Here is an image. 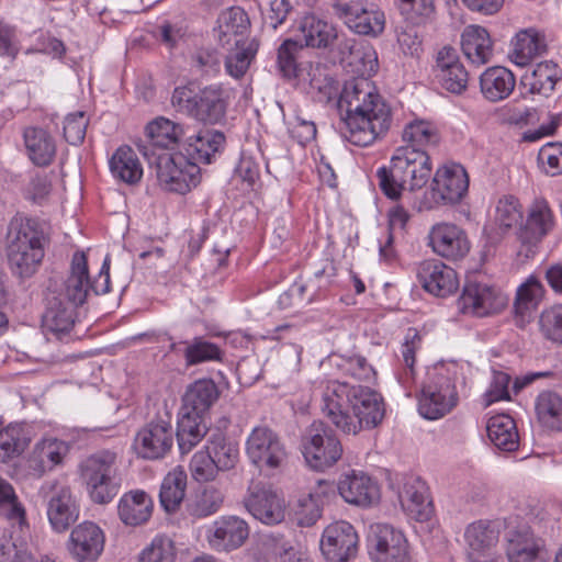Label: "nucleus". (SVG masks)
Instances as JSON below:
<instances>
[{"label": "nucleus", "mask_w": 562, "mask_h": 562, "mask_svg": "<svg viewBox=\"0 0 562 562\" xmlns=\"http://www.w3.org/2000/svg\"><path fill=\"white\" fill-rule=\"evenodd\" d=\"M358 77L345 82L337 101L338 132L347 142L366 147L384 135L392 123L391 110L369 80L379 69L378 54L370 46L351 52Z\"/></svg>", "instance_id": "obj_1"}, {"label": "nucleus", "mask_w": 562, "mask_h": 562, "mask_svg": "<svg viewBox=\"0 0 562 562\" xmlns=\"http://www.w3.org/2000/svg\"><path fill=\"white\" fill-rule=\"evenodd\" d=\"M323 412L346 434L372 429L384 418L385 406L376 391L362 385L331 381L323 395Z\"/></svg>", "instance_id": "obj_2"}, {"label": "nucleus", "mask_w": 562, "mask_h": 562, "mask_svg": "<svg viewBox=\"0 0 562 562\" xmlns=\"http://www.w3.org/2000/svg\"><path fill=\"white\" fill-rule=\"evenodd\" d=\"M7 254L12 273L21 279L35 273L49 241L46 222L16 213L8 225Z\"/></svg>", "instance_id": "obj_3"}, {"label": "nucleus", "mask_w": 562, "mask_h": 562, "mask_svg": "<svg viewBox=\"0 0 562 562\" xmlns=\"http://www.w3.org/2000/svg\"><path fill=\"white\" fill-rule=\"evenodd\" d=\"M289 32L292 34L283 40V81H288L293 88L305 82L308 72L300 60V53L304 47L326 48L337 38L335 26L327 21L318 19L314 14H306Z\"/></svg>", "instance_id": "obj_4"}, {"label": "nucleus", "mask_w": 562, "mask_h": 562, "mask_svg": "<svg viewBox=\"0 0 562 562\" xmlns=\"http://www.w3.org/2000/svg\"><path fill=\"white\" fill-rule=\"evenodd\" d=\"M431 161L426 149L409 146L398 147L390 166L376 170L378 184L390 200H398L405 190L424 188L431 176Z\"/></svg>", "instance_id": "obj_5"}, {"label": "nucleus", "mask_w": 562, "mask_h": 562, "mask_svg": "<svg viewBox=\"0 0 562 562\" xmlns=\"http://www.w3.org/2000/svg\"><path fill=\"white\" fill-rule=\"evenodd\" d=\"M139 153L149 167L155 168L160 187L169 192L186 194L201 181V168L180 150L177 153H149L140 146Z\"/></svg>", "instance_id": "obj_6"}, {"label": "nucleus", "mask_w": 562, "mask_h": 562, "mask_svg": "<svg viewBox=\"0 0 562 562\" xmlns=\"http://www.w3.org/2000/svg\"><path fill=\"white\" fill-rule=\"evenodd\" d=\"M80 477L86 484L91 501L104 505L119 494L122 477L116 464V453L98 451L80 463Z\"/></svg>", "instance_id": "obj_7"}, {"label": "nucleus", "mask_w": 562, "mask_h": 562, "mask_svg": "<svg viewBox=\"0 0 562 562\" xmlns=\"http://www.w3.org/2000/svg\"><path fill=\"white\" fill-rule=\"evenodd\" d=\"M172 106L207 124L220 123L226 114L227 97L221 86L211 85L198 92L190 87H177L171 97Z\"/></svg>", "instance_id": "obj_8"}, {"label": "nucleus", "mask_w": 562, "mask_h": 562, "mask_svg": "<svg viewBox=\"0 0 562 562\" xmlns=\"http://www.w3.org/2000/svg\"><path fill=\"white\" fill-rule=\"evenodd\" d=\"M457 368L436 366L429 373V381L424 385L418 401L419 414L430 420L448 414L458 403L456 389Z\"/></svg>", "instance_id": "obj_9"}, {"label": "nucleus", "mask_w": 562, "mask_h": 562, "mask_svg": "<svg viewBox=\"0 0 562 562\" xmlns=\"http://www.w3.org/2000/svg\"><path fill=\"white\" fill-rule=\"evenodd\" d=\"M302 453L306 463L316 471L334 465L342 454V446L334 430L325 423L314 422L302 441Z\"/></svg>", "instance_id": "obj_10"}, {"label": "nucleus", "mask_w": 562, "mask_h": 562, "mask_svg": "<svg viewBox=\"0 0 562 562\" xmlns=\"http://www.w3.org/2000/svg\"><path fill=\"white\" fill-rule=\"evenodd\" d=\"M469 190V176L465 168L456 162L438 168L431 182L434 201H425L418 211L431 210L435 205H452L459 203Z\"/></svg>", "instance_id": "obj_11"}, {"label": "nucleus", "mask_w": 562, "mask_h": 562, "mask_svg": "<svg viewBox=\"0 0 562 562\" xmlns=\"http://www.w3.org/2000/svg\"><path fill=\"white\" fill-rule=\"evenodd\" d=\"M246 453L261 475L273 476L281 467L279 435L266 425L255 427L246 441Z\"/></svg>", "instance_id": "obj_12"}, {"label": "nucleus", "mask_w": 562, "mask_h": 562, "mask_svg": "<svg viewBox=\"0 0 562 562\" xmlns=\"http://www.w3.org/2000/svg\"><path fill=\"white\" fill-rule=\"evenodd\" d=\"M508 303L499 288L482 281H468L458 299V307L463 314L485 317L497 314Z\"/></svg>", "instance_id": "obj_13"}, {"label": "nucleus", "mask_w": 562, "mask_h": 562, "mask_svg": "<svg viewBox=\"0 0 562 562\" xmlns=\"http://www.w3.org/2000/svg\"><path fill=\"white\" fill-rule=\"evenodd\" d=\"M175 431L169 418L158 417L146 423L136 434L134 449L146 460L165 458L172 449Z\"/></svg>", "instance_id": "obj_14"}, {"label": "nucleus", "mask_w": 562, "mask_h": 562, "mask_svg": "<svg viewBox=\"0 0 562 562\" xmlns=\"http://www.w3.org/2000/svg\"><path fill=\"white\" fill-rule=\"evenodd\" d=\"M48 521L56 532H64L79 518V505L68 485L54 482L43 486Z\"/></svg>", "instance_id": "obj_15"}, {"label": "nucleus", "mask_w": 562, "mask_h": 562, "mask_svg": "<svg viewBox=\"0 0 562 562\" xmlns=\"http://www.w3.org/2000/svg\"><path fill=\"white\" fill-rule=\"evenodd\" d=\"M368 552L374 562H408V543L404 533L386 524L371 527Z\"/></svg>", "instance_id": "obj_16"}, {"label": "nucleus", "mask_w": 562, "mask_h": 562, "mask_svg": "<svg viewBox=\"0 0 562 562\" xmlns=\"http://www.w3.org/2000/svg\"><path fill=\"white\" fill-rule=\"evenodd\" d=\"M321 550L328 562H348L358 550V535L347 521L329 525L323 532Z\"/></svg>", "instance_id": "obj_17"}, {"label": "nucleus", "mask_w": 562, "mask_h": 562, "mask_svg": "<svg viewBox=\"0 0 562 562\" xmlns=\"http://www.w3.org/2000/svg\"><path fill=\"white\" fill-rule=\"evenodd\" d=\"M428 246L435 254L449 260L461 259L470 251V241L464 229L447 222L431 226L428 233Z\"/></svg>", "instance_id": "obj_18"}, {"label": "nucleus", "mask_w": 562, "mask_h": 562, "mask_svg": "<svg viewBox=\"0 0 562 562\" xmlns=\"http://www.w3.org/2000/svg\"><path fill=\"white\" fill-rule=\"evenodd\" d=\"M432 72L439 86L450 93L460 95L468 89L469 72L451 46L438 50Z\"/></svg>", "instance_id": "obj_19"}, {"label": "nucleus", "mask_w": 562, "mask_h": 562, "mask_svg": "<svg viewBox=\"0 0 562 562\" xmlns=\"http://www.w3.org/2000/svg\"><path fill=\"white\" fill-rule=\"evenodd\" d=\"M249 537L248 524L237 516H222L207 530L206 539L216 552L239 549Z\"/></svg>", "instance_id": "obj_20"}, {"label": "nucleus", "mask_w": 562, "mask_h": 562, "mask_svg": "<svg viewBox=\"0 0 562 562\" xmlns=\"http://www.w3.org/2000/svg\"><path fill=\"white\" fill-rule=\"evenodd\" d=\"M250 27L248 13L241 7L234 5L218 14L213 35L222 47H231L237 43L252 41L254 38L249 37Z\"/></svg>", "instance_id": "obj_21"}, {"label": "nucleus", "mask_w": 562, "mask_h": 562, "mask_svg": "<svg viewBox=\"0 0 562 562\" xmlns=\"http://www.w3.org/2000/svg\"><path fill=\"white\" fill-rule=\"evenodd\" d=\"M398 497L403 510L409 518L416 521H427L432 517L434 505L429 488L420 477L405 476Z\"/></svg>", "instance_id": "obj_22"}, {"label": "nucleus", "mask_w": 562, "mask_h": 562, "mask_svg": "<svg viewBox=\"0 0 562 562\" xmlns=\"http://www.w3.org/2000/svg\"><path fill=\"white\" fill-rule=\"evenodd\" d=\"M226 145L224 133L213 128H201L196 133L186 135L180 151L193 162L211 164Z\"/></svg>", "instance_id": "obj_23"}, {"label": "nucleus", "mask_w": 562, "mask_h": 562, "mask_svg": "<svg viewBox=\"0 0 562 562\" xmlns=\"http://www.w3.org/2000/svg\"><path fill=\"white\" fill-rule=\"evenodd\" d=\"M417 279L428 293L446 297L459 286L456 271L439 260H425L417 269Z\"/></svg>", "instance_id": "obj_24"}, {"label": "nucleus", "mask_w": 562, "mask_h": 562, "mask_svg": "<svg viewBox=\"0 0 562 562\" xmlns=\"http://www.w3.org/2000/svg\"><path fill=\"white\" fill-rule=\"evenodd\" d=\"M506 554L509 562H546L547 552L541 538L528 526L518 527L507 533Z\"/></svg>", "instance_id": "obj_25"}, {"label": "nucleus", "mask_w": 562, "mask_h": 562, "mask_svg": "<svg viewBox=\"0 0 562 562\" xmlns=\"http://www.w3.org/2000/svg\"><path fill=\"white\" fill-rule=\"evenodd\" d=\"M104 540L97 524L83 521L71 530L68 550L78 561H95L103 551Z\"/></svg>", "instance_id": "obj_26"}, {"label": "nucleus", "mask_w": 562, "mask_h": 562, "mask_svg": "<svg viewBox=\"0 0 562 562\" xmlns=\"http://www.w3.org/2000/svg\"><path fill=\"white\" fill-rule=\"evenodd\" d=\"M338 492L345 502L360 507H369L380 497L378 484L366 473L355 470L340 477Z\"/></svg>", "instance_id": "obj_27"}, {"label": "nucleus", "mask_w": 562, "mask_h": 562, "mask_svg": "<svg viewBox=\"0 0 562 562\" xmlns=\"http://www.w3.org/2000/svg\"><path fill=\"white\" fill-rule=\"evenodd\" d=\"M244 505L255 519L267 526L281 522V498L270 485L256 486L245 497Z\"/></svg>", "instance_id": "obj_28"}, {"label": "nucleus", "mask_w": 562, "mask_h": 562, "mask_svg": "<svg viewBox=\"0 0 562 562\" xmlns=\"http://www.w3.org/2000/svg\"><path fill=\"white\" fill-rule=\"evenodd\" d=\"M186 127L177 122H173L164 116H159L150 121L146 127L145 133L148 138V144H139L140 146H148L149 153H157L156 150H170L177 146H181L187 135Z\"/></svg>", "instance_id": "obj_29"}, {"label": "nucleus", "mask_w": 562, "mask_h": 562, "mask_svg": "<svg viewBox=\"0 0 562 562\" xmlns=\"http://www.w3.org/2000/svg\"><path fill=\"white\" fill-rule=\"evenodd\" d=\"M554 226V215L544 199H536L530 205L527 220L518 236L522 244L535 246L540 243Z\"/></svg>", "instance_id": "obj_30"}, {"label": "nucleus", "mask_w": 562, "mask_h": 562, "mask_svg": "<svg viewBox=\"0 0 562 562\" xmlns=\"http://www.w3.org/2000/svg\"><path fill=\"white\" fill-rule=\"evenodd\" d=\"M461 49L472 65L481 67L492 61L494 41L484 26L470 24L461 33Z\"/></svg>", "instance_id": "obj_31"}, {"label": "nucleus", "mask_w": 562, "mask_h": 562, "mask_svg": "<svg viewBox=\"0 0 562 562\" xmlns=\"http://www.w3.org/2000/svg\"><path fill=\"white\" fill-rule=\"evenodd\" d=\"M338 10L347 19L351 30L362 35L376 36L384 30V13L378 10H369L359 2L339 4Z\"/></svg>", "instance_id": "obj_32"}, {"label": "nucleus", "mask_w": 562, "mask_h": 562, "mask_svg": "<svg viewBox=\"0 0 562 562\" xmlns=\"http://www.w3.org/2000/svg\"><path fill=\"white\" fill-rule=\"evenodd\" d=\"M546 289L536 276H529L516 290L514 300V319L518 327L529 323L532 313L543 300Z\"/></svg>", "instance_id": "obj_33"}, {"label": "nucleus", "mask_w": 562, "mask_h": 562, "mask_svg": "<svg viewBox=\"0 0 562 562\" xmlns=\"http://www.w3.org/2000/svg\"><path fill=\"white\" fill-rule=\"evenodd\" d=\"M153 508V499L145 491L132 490L121 496L117 515L125 526L137 527L150 519Z\"/></svg>", "instance_id": "obj_34"}, {"label": "nucleus", "mask_w": 562, "mask_h": 562, "mask_svg": "<svg viewBox=\"0 0 562 562\" xmlns=\"http://www.w3.org/2000/svg\"><path fill=\"white\" fill-rule=\"evenodd\" d=\"M90 291L87 256L83 251H76L71 259L70 273L65 281L64 296L66 302L77 307L86 303Z\"/></svg>", "instance_id": "obj_35"}, {"label": "nucleus", "mask_w": 562, "mask_h": 562, "mask_svg": "<svg viewBox=\"0 0 562 562\" xmlns=\"http://www.w3.org/2000/svg\"><path fill=\"white\" fill-rule=\"evenodd\" d=\"M23 142L26 155L37 167L49 166L56 157V142L50 133L40 126H27L23 130Z\"/></svg>", "instance_id": "obj_36"}, {"label": "nucleus", "mask_w": 562, "mask_h": 562, "mask_svg": "<svg viewBox=\"0 0 562 562\" xmlns=\"http://www.w3.org/2000/svg\"><path fill=\"white\" fill-rule=\"evenodd\" d=\"M77 317L76 306L66 302L60 295L47 300V306L42 317L43 328L61 339L69 334Z\"/></svg>", "instance_id": "obj_37"}, {"label": "nucleus", "mask_w": 562, "mask_h": 562, "mask_svg": "<svg viewBox=\"0 0 562 562\" xmlns=\"http://www.w3.org/2000/svg\"><path fill=\"white\" fill-rule=\"evenodd\" d=\"M218 396V387L212 379H199L187 387L180 409L207 418Z\"/></svg>", "instance_id": "obj_38"}, {"label": "nucleus", "mask_w": 562, "mask_h": 562, "mask_svg": "<svg viewBox=\"0 0 562 562\" xmlns=\"http://www.w3.org/2000/svg\"><path fill=\"white\" fill-rule=\"evenodd\" d=\"M509 59L525 67L547 52L546 36L542 32L529 27L520 30L510 42Z\"/></svg>", "instance_id": "obj_39"}, {"label": "nucleus", "mask_w": 562, "mask_h": 562, "mask_svg": "<svg viewBox=\"0 0 562 562\" xmlns=\"http://www.w3.org/2000/svg\"><path fill=\"white\" fill-rule=\"evenodd\" d=\"M209 431L207 418L201 415L179 411L175 437L181 454H187L196 447Z\"/></svg>", "instance_id": "obj_40"}, {"label": "nucleus", "mask_w": 562, "mask_h": 562, "mask_svg": "<svg viewBox=\"0 0 562 562\" xmlns=\"http://www.w3.org/2000/svg\"><path fill=\"white\" fill-rule=\"evenodd\" d=\"M515 86L516 78L514 74L502 66L488 67L480 76L481 93L491 102H498L508 98Z\"/></svg>", "instance_id": "obj_41"}, {"label": "nucleus", "mask_w": 562, "mask_h": 562, "mask_svg": "<svg viewBox=\"0 0 562 562\" xmlns=\"http://www.w3.org/2000/svg\"><path fill=\"white\" fill-rule=\"evenodd\" d=\"M536 420L548 431H562V395L555 391H541L533 403Z\"/></svg>", "instance_id": "obj_42"}, {"label": "nucleus", "mask_w": 562, "mask_h": 562, "mask_svg": "<svg viewBox=\"0 0 562 562\" xmlns=\"http://www.w3.org/2000/svg\"><path fill=\"white\" fill-rule=\"evenodd\" d=\"M0 416V462L4 463L21 456L27 448L31 437L25 423H10L3 426Z\"/></svg>", "instance_id": "obj_43"}, {"label": "nucleus", "mask_w": 562, "mask_h": 562, "mask_svg": "<svg viewBox=\"0 0 562 562\" xmlns=\"http://www.w3.org/2000/svg\"><path fill=\"white\" fill-rule=\"evenodd\" d=\"M560 79V69L551 60L536 65L531 72L525 74L520 79V86L529 94L549 97Z\"/></svg>", "instance_id": "obj_44"}, {"label": "nucleus", "mask_w": 562, "mask_h": 562, "mask_svg": "<svg viewBox=\"0 0 562 562\" xmlns=\"http://www.w3.org/2000/svg\"><path fill=\"white\" fill-rule=\"evenodd\" d=\"M109 166L112 176L126 184H136L143 177L139 159L134 149L127 145L120 146L114 151Z\"/></svg>", "instance_id": "obj_45"}, {"label": "nucleus", "mask_w": 562, "mask_h": 562, "mask_svg": "<svg viewBox=\"0 0 562 562\" xmlns=\"http://www.w3.org/2000/svg\"><path fill=\"white\" fill-rule=\"evenodd\" d=\"M487 437L499 450L512 452L519 446V435L515 420L506 414L492 416L486 426Z\"/></svg>", "instance_id": "obj_46"}, {"label": "nucleus", "mask_w": 562, "mask_h": 562, "mask_svg": "<svg viewBox=\"0 0 562 562\" xmlns=\"http://www.w3.org/2000/svg\"><path fill=\"white\" fill-rule=\"evenodd\" d=\"M288 520L297 527H312L322 516L321 497L308 492L290 501L286 508Z\"/></svg>", "instance_id": "obj_47"}, {"label": "nucleus", "mask_w": 562, "mask_h": 562, "mask_svg": "<svg viewBox=\"0 0 562 562\" xmlns=\"http://www.w3.org/2000/svg\"><path fill=\"white\" fill-rule=\"evenodd\" d=\"M205 449L220 471L234 469L239 460L238 445L229 440L220 429L210 435Z\"/></svg>", "instance_id": "obj_48"}, {"label": "nucleus", "mask_w": 562, "mask_h": 562, "mask_svg": "<svg viewBox=\"0 0 562 562\" xmlns=\"http://www.w3.org/2000/svg\"><path fill=\"white\" fill-rule=\"evenodd\" d=\"M186 366L193 367L205 362H223L225 352L222 348L203 336H195L184 341L182 349Z\"/></svg>", "instance_id": "obj_49"}, {"label": "nucleus", "mask_w": 562, "mask_h": 562, "mask_svg": "<svg viewBox=\"0 0 562 562\" xmlns=\"http://www.w3.org/2000/svg\"><path fill=\"white\" fill-rule=\"evenodd\" d=\"M65 451L64 442L57 439H43L37 442L30 458V468L38 474L50 471L59 464Z\"/></svg>", "instance_id": "obj_50"}, {"label": "nucleus", "mask_w": 562, "mask_h": 562, "mask_svg": "<svg viewBox=\"0 0 562 562\" xmlns=\"http://www.w3.org/2000/svg\"><path fill=\"white\" fill-rule=\"evenodd\" d=\"M259 44L257 40L246 41L225 47L227 54L225 56V68L229 76L241 78L248 70L252 59L258 52Z\"/></svg>", "instance_id": "obj_51"}, {"label": "nucleus", "mask_w": 562, "mask_h": 562, "mask_svg": "<svg viewBox=\"0 0 562 562\" xmlns=\"http://www.w3.org/2000/svg\"><path fill=\"white\" fill-rule=\"evenodd\" d=\"M187 474L183 471L169 472L160 486L159 499L162 508L175 513L186 496Z\"/></svg>", "instance_id": "obj_52"}, {"label": "nucleus", "mask_w": 562, "mask_h": 562, "mask_svg": "<svg viewBox=\"0 0 562 562\" xmlns=\"http://www.w3.org/2000/svg\"><path fill=\"white\" fill-rule=\"evenodd\" d=\"M224 494L215 486H205L198 491L187 504V512L193 518H205L220 510Z\"/></svg>", "instance_id": "obj_53"}, {"label": "nucleus", "mask_w": 562, "mask_h": 562, "mask_svg": "<svg viewBox=\"0 0 562 562\" xmlns=\"http://www.w3.org/2000/svg\"><path fill=\"white\" fill-rule=\"evenodd\" d=\"M464 536L473 551L483 552L497 543L499 532L493 522L479 520L467 528Z\"/></svg>", "instance_id": "obj_54"}, {"label": "nucleus", "mask_w": 562, "mask_h": 562, "mask_svg": "<svg viewBox=\"0 0 562 562\" xmlns=\"http://www.w3.org/2000/svg\"><path fill=\"white\" fill-rule=\"evenodd\" d=\"M404 146L424 148L428 145H436L438 135L434 126L426 121H414L408 123L403 131Z\"/></svg>", "instance_id": "obj_55"}, {"label": "nucleus", "mask_w": 562, "mask_h": 562, "mask_svg": "<svg viewBox=\"0 0 562 562\" xmlns=\"http://www.w3.org/2000/svg\"><path fill=\"white\" fill-rule=\"evenodd\" d=\"M522 220L519 200L514 195L502 196L495 210V223L503 231L512 229Z\"/></svg>", "instance_id": "obj_56"}, {"label": "nucleus", "mask_w": 562, "mask_h": 562, "mask_svg": "<svg viewBox=\"0 0 562 562\" xmlns=\"http://www.w3.org/2000/svg\"><path fill=\"white\" fill-rule=\"evenodd\" d=\"M394 3L406 21L417 25L426 23L435 13L434 0H394Z\"/></svg>", "instance_id": "obj_57"}, {"label": "nucleus", "mask_w": 562, "mask_h": 562, "mask_svg": "<svg viewBox=\"0 0 562 562\" xmlns=\"http://www.w3.org/2000/svg\"><path fill=\"white\" fill-rule=\"evenodd\" d=\"M333 358L341 371L357 380L370 381L375 376L373 367L360 355H334Z\"/></svg>", "instance_id": "obj_58"}, {"label": "nucleus", "mask_w": 562, "mask_h": 562, "mask_svg": "<svg viewBox=\"0 0 562 562\" xmlns=\"http://www.w3.org/2000/svg\"><path fill=\"white\" fill-rule=\"evenodd\" d=\"M542 335L558 344H562V305L544 310L539 318Z\"/></svg>", "instance_id": "obj_59"}, {"label": "nucleus", "mask_w": 562, "mask_h": 562, "mask_svg": "<svg viewBox=\"0 0 562 562\" xmlns=\"http://www.w3.org/2000/svg\"><path fill=\"white\" fill-rule=\"evenodd\" d=\"M175 558L173 542L167 537H156L139 554V562H171Z\"/></svg>", "instance_id": "obj_60"}, {"label": "nucleus", "mask_w": 562, "mask_h": 562, "mask_svg": "<svg viewBox=\"0 0 562 562\" xmlns=\"http://www.w3.org/2000/svg\"><path fill=\"white\" fill-rule=\"evenodd\" d=\"M190 472L195 481L210 482L215 480L220 470L210 453L206 450H201L193 454L190 462Z\"/></svg>", "instance_id": "obj_61"}, {"label": "nucleus", "mask_w": 562, "mask_h": 562, "mask_svg": "<svg viewBox=\"0 0 562 562\" xmlns=\"http://www.w3.org/2000/svg\"><path fill=\"white\" fill-rule=\"evenodd\" d=\"M512 378L504 371L494 370L492 381L483 395L485 406H490L498 401H509L510 391L509 383Z\"/></svg>", "instance_id": "obj_62"}, {"label": "nucleus", "mask_w": 562, "mask_h": 562, "mask_svg": "<svg viewBox=\"0 0 562 562\" xmlns=\"http://www.w3.org/2000/svg\"><path fill=\"white\" fill-rule=\"evenodd\" d=\"M52 191V180L46 173L36 172L31 177L23 195L27 201L42 205L47 200Z\"/></svg>", "instance_id": "obj_63"}, {"label": "nucleus", "mask_w": 562, "mask_h": 562, "mask_svg": "<svg viewBox=\"0 0 562 562\" xmlns=\"http://www.w3.org/2000/svg\"><path fill=\"white\" fill-rule=\"evenodd\" d=\"M538 160L549 176L562 173V143H548L541 147Z\"/></svg>", "instance_id": "obj_64"}]
</instances>
